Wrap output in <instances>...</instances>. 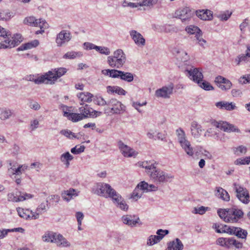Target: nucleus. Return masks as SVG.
Wrapping results in <instances>:
<instances>
[{"instance_id": "nucleus-1", "label": "nucleus", "mask_w": 250, "mask_h": 250, "mask_svg": "<svg viewBox=\"0 0 250 250\" xmlns=\"http://www.w3.org/2000/svg\"><path fill=\"white\" fill-rule=\"evenodd\" d=\"M82 106L79 107V110L80 113H69L67 111L63 112V116L73 122H78L83 119L90 117L92 108L88 104L80 103Z\"/></svg>"}, {"instance_id": "nucleus-2", "label": "nucleus", "mask_w": 250, "mask_h": 250, "mask_svg": "<svg viewBox=\"0 0 250 250\" xmlns=\"http://www.w3.org/2000/svg\"><path fill=\"white\" fill-rule=\"evenodd\" d=\"M126 60L125 54L122 49H119L113 52V55L107 57V62L111 67L120 69L125 63Z\"/></svg>"}, {"instance_id": "nucleus-3", "label": "nucleus", "mask_w": 250, "mask_h": 250, "mask_svg": "<svg viewBox=\"0 0 250 250\" xmlns=\"http://www.w3.org/2000/svg\"><path fill=\"white\" fill-rule=\"evenodd\" d=\"M102 73L112 78H120L122 80L128 83L133 81L134 76L132 73L126 72L118 69H104L102 71Z\"/></svg>"}, {"instance_id": "nucleus-4", "label": "nucleus", "mask_w": 250, "mask_h": 250, "mask_svg": "<svg viewBox=\"0 0 250 250\" xmlns=\"http://www.w3.org/2000/svg\"><path fill=\"white\" fill-rule=\"evenodd\" d=\"M151 178L155 183L159 184L170 183L174 179V176L160 169L155 168L151 171Z\"/></svg>"}, {"instance_id": "nucleus-5", "label": "nucleus", "mask_w": 250, "mask_h": 250, "mask_svg": "<svg viewBox=\"0 0 250 250\" xmlns=\"http://www.w3.org/2000/svg\"><path fill=\"white\" fill-rule=\"evenodd\" d=\"M115 190L110 185L104 183H98L92 188L94 194L106 198L111 196L112 192Z\"/></svg>"}, {"instance_id": "nucleus-6", "label": "nucleus", "mask_w": 250, "mask_h": 250, "mask_svg": "<svg viewBox=\"0 0 250 250\" xmlns=\"http://www.w3.org/2000/svg\"><path fill=\"white\" fill-rule=\"evenodd\" d=\"M108 108H104L105 114H120L124 112L125 110V106L122 103L116 99H111L107 101Z\"/></svg>"}, {"instance_id": "nucleus-7", "label": "nucleus", "mask_w": 250, "mask_h": 250, "mask_svg": "<svg viewBox=\"0 0 250 250\" xmlns=\"http://www.w3.org/2000/svg\"><path fill=\"white\" fill-rule=\"evenodd\" d=\"M233 185L234 190L236 193V197L238 199L244 204H248L250 200L248 190L236 184H234Z\"/></svg>"}, {"instance_id": "nucleus-8", "label": "nucleus", "mask_w": 250, "mask_h": 250, "mask_svg": "<svg viewBox=\"0 0 250 250\" xmlns=\"http://www.w3.org/2000/svg\"><path fill=\"white\" fill-rule=\"evenodd\" d=\"M194 15V11L189 7L179 8L175 12V17L181 19L182 22L189 21Z\"/></svg>"}, {"instance_id": "nucleus-9", "label": "nucleus", "mask_w": 250, "mask_h": 250, "mask_svg": "<svg viewBox=\"0 0 250 250\" xmlns=\"http://www.w3.org/2000/svg\"><path fill=\"white\" fill-rule=\"evenodd\" d=\"M31 194L26 192H17L16 193L11 192L7 194V200L8 201L13 202H19L31 199L33 197Z\"/></svg>"}, {"instance_id": "nucleus-10", "label": "nucleus", "mask_w": 250, "mask_h": 250, "mask_svg": "<svg viewBox=\"0 0 250 250\" xmlns=\"http://www.w3.org/2000/svg\"><path fill=\"white\" fill-rule=\"evenodd\" d=\"M118 146L122 154L125 157H135L138 154L134 149L125 144L121 141L118 142Z\"/></svg>"}, {"instance_id": "nucleus-11", "label": "nucleus", "mask_w": 250, "mask_h": 250, "mask_svg": "<svg viewBox=\"0 0 250 250\" xmlns=\"http://www.w3.org/2000/svg\"><path fill=\"white\" fill-rule=\"evenodd\" d=\"M185 73L190 80L196 83L199 81H202L203 79L202 73L197 68L192 67L189 69H186Z\"/></svg>"}, {"instance_id": "nucleus-12", "label": "nucleus", "mask_w": 250, "mask_h": 250, "mask_svg": "<svg viewBox=\"0 0 250 250\" xmlns=\"http://www.w3.org/2000/svg\"><path fill=\"white\" fill-rule=\"evenodd\" d=\"M24 23L32 26L39 27L42 28H48V24L44 21L42 19H36L33 16H30L24 19Z\"/></svg>"}, {"instance_id": "nucleus-13", "label": "nucleus", "mask_w": 250, "mask_h": 250, "mask_svg": "<svg viewBox=\"0 0 250 250\" xmlns=\"http://www.w3.org/2000/svg\"><path fill=\"white\" fill-rule=\"evenodd\" d=\"M173 88V84L163 86L156 90L155 96L158 98H169L172 94Z\"/></svg>"}, {"instance_id": "nucleus-14", "label": "nucleus", "mask_w": 250, "mask_h": 250, "mask_svg": "<svg viewBox=\"0 0 250 250\" xmlns=\"http://www.w3.org/2000/svg\"><path fill=\"white\" fill-rule=\"evenodd\" d=\"M71 39L70 32L66 30L61 31L57 36L56 42L58 46H62Z\"/></svg>"}, {"instance_id": "nucleus-15", "label": "nucleus", "mask_w": 250, "mask_h": 250, "mask_svg": "<svg viewBox=\"0 0 250 250\" xmlns=\"http://www.w3.org/2000/svg\"><path fill=\"white\" fill-rule=\"evenodd\" d=\"M243 212L241 210L235 208L229 209V214L227 220L229 222H237L239 219L243 217Z\"/></svg>"}, {"instance_id": "nucleus-16", "label": "nucleus", "mask_w": 250, "mask_h": 250, "mask_svg": "<svg viewBox=\"0 0 250 250\" xmlns=\"http://www.w3.org/2000/svg\"><path fill=\"white\" fill-rule=\"evenodd\" d=\"M214 125L224 131L227 132H240V129L236 128L234 125L229 124L226 122L220 121L219 122H215L214 124Z\"/></svg>"}, {"instance_id": "nucleus-17", "label": "nucleus", "mask_w": 250, "mask_h": 250, "mask_svg": "<svg viewBox=\"0 0 250 250\" xmlns=\"http://www.w3.org/2000/svg\"><path fill=\"white\" fill-rule=\"evenodd\" d=\"M215 82L217 86L222 90H228L232 86L231 82L229 80L221 76H218L216 77Z\"/></svg>"}, {"instance_id": "nucleus-18", "label": "nucleus", "mask_w": 250, "mask_h": 250, "mask_svg": "<svg viewBox=\"0 0 250 250\" xmlns=\"http://www.w3.org/2000/svg\"><path fill=\"white\" fill-rule=\"evenodd\" d=\"M129 34L132 39L138 46H143L145 45L146 41L143 36L136 30H131Z\"/></svg>"}, {"instance_id": "nucleus-19", "label": "nucleus", "mask_w": 250, "mask_h": 250, "mask_svg": "<svg viewBox=\"0 0 250 250\" xmlns=\"http://www.w3.org/2000/svg\"><path fill=\"white\" fill-rule=\"evenodd\" d=\"M132 216L131 215H125L122 217V221L124 224L127 225L130 227H133L136 226L137 224H141L140 223V219L139 217Z\"/></svg>"}, {"instance_id": "nucleus-20", "label": "nucleus", "mask_w": 250, "mask_h": 250, "mask_svg": "<svg viewBox=\"0 0 250 250\" xmlns=\"http://www.w3.org/2000/svg\"><path fill=\"white\" fill-rule=\"evenodd\" d=\"M14 110L8 107H0V120L2 121H6L14 117Z\"/></svg>"}, {"instance_id": "nucleus-21", "label": "nucleus", "mask_w": 250, "mask_h": 250, "mask_svg": "<svg viewBox=\"0 0 250 250\" xmlns=\"http://www.w3.org/2000/svg\"><path fill=\"white\" fill-rule=\"evenodd\" d=\"M52 74H51V71H49L44 75L39 76L36 78L35 83L37 84L43 83L46 84H53L52 81V79H51L50 76Z\"/></svg>"}, {"instance_id": "nucleus-22", "label": "nucleus", "mask_w": 250, "mask_h": 250, "mask_svg": "<svg viewBox=\"0 0 250 250\" xmlns=\"http://www.w3.org/2000/svg\"><path fill=\"white\" fill-rule=\"evenodd\" d=\"M215 105L221 109H225L228 111H232L237 108L235 104L233 102L221 101L217 102Z\"/></svg>"}, {"instance_id": "nucleus-23", "label": "nucleus", "mask_w": 250, "mask_h": 250, "mask_svg": "<svg viewBox=\"0 0 250 250\" xmlns=\"http://www.w3.org/2000/svg\"><path fill=\"white\" fill-rule=\"evenodd\" d=\"M51 74L52 75H50L53 82V83H54L55 82L57 81V80L64 75L67 72V70L66 68L63 67H60L58 68H55L54 69H52L51 70Z\"/></svg>"}, {"instance_id": "nucleus-24", "label": "nucleus", "mask_w": 250, "mask_h": 250, "mask_svg": "<svg viewBox=\"0 0 250 250\" xmlns=\"http://www.w3.org/2000/svg\"><path fill=\"white\" fill-rule=\"evenodd\" d=\"M195 12L196 16L202 20H211L213 18L212 12L209 10H199Z\"/></svg>"}, {"instance_id": "nucleus-25", "label": "nucleus", "mask_w": 250, "mask_h": 250, "mask_svg": "<svg viewBox=\"0 0 250 250\" xmlns=\"http://www.w3.org/2000/svg\"><path fill=\"white\" fill-rule=\"evenodd\" d=\"M190 130L191 135L194 138H198L202 134V127L197 122L193 121L191 123Z\"/></svg>"}, {"instance_id": "nucleus-26", "label": "nucleus", "mask_w": 250, "mask_h": 250, "mask_svg": "<svg viewBox=\"0 0 250 250\" xmlns=\"http://www.w3.org/2000/svg\"><path fill=\"white\" fill-rule=\"evenodd\" d=\"M213 228L215 229L217 233H227L230 234L232 230V226H228L226 225L214 224L213 225Z\"/></svg>"}, {"instance_id": "nucleus-27", "label": "nucleus", "mask_w": 250, "mask_h": 250, "mask_svg": "<svg viewBox=\"0 0 250 250\" xmlns=\"http://www.w3.org/2000/svg\"><path fill=\"white\" fill-rule=\"evenodd\" d=\"M55 243L60 247H68L70 243L61 234H57Z\"/></svg>"}, {"instance_id": "nucleus-28", "label": "nucleus", "mask_w": 250, "mask_h": 250, "mask_svg": "<svg viewBox=\"0 0 250 250\" xmlns=\"http://www.w3.org/2000/svg\"><path fill=\"white\" fill-rule=\"evenodd\" d=\"M247 234L248 232L247 230L241 228L232 226V230L230 232V235H235L238 238L245 239L247 237Z\"/></svg>"}, {"instance_id": "nucleus-29", "label": "nucleus", "mask_w": 250, "mask_h": 250, "mask_svg": "<svg viewBox=\"0 0 250 250\" xmlns=\"http://www.w3.org/2000/svg\"><path fill=\"white\" fill-rule=\"evenodd\" d=\"M215 196L225 201H229L230 199L228 192L221 187L216 188Z\"/></svg>"}, {"instance_id": "nucleus-30", "label": "nucleus", "mask_w": 250, "mask_h": 250, "mask_svg": "<svg viewBox=\"0 0 250 250\" xmlns=\"http://www.w3.org/2000/svg\"><path fill=\"white\" fill-rule=\"evenodd\" d=\"M28 168L26 165H20L17 168L11 167L8 169L9 174L20 175Z\"/></svg>"}, {"instance_id": "nucleus-31", "label": "nucleus", "mask_w": 250, "mask_h": 250, "mask_svg": "<svg viewBox=\"0 0 250 250\" xmlns=\"http://www.w3.org/2000/svg\"><path fill=\"white\" fill-rule=\"evenodd\" d=\"M57 233L53 231H46L42 236V239L43 242L55 243Z\"/></svg>"}, {"instance_id": "nucleus-32", "label": "nucleus", "mask_w": 250, "mask_h": 250, "mask_svg": "<svg viewBox=\"0 0 250 250\" xmlns=\"http://www.w3.org/2000/svg\"><path fill=\"white\" fill-rule=\"evenodd\" d=\"M106 89L108 93H115L120 95H125L126 93L123 88L118 86H107Z\"/></svg>"}, {"instance_id": "nucleus-33", "label": "nucleus", "mask_w": 250, "mask_h": 250, "mask_svg": "<svg viewBox=\"0 0 250 250\" xmlns=\"http://www.w3.org/2000/svg\"><path fill=\"white\" fill-rule=\"evenodd\" d=\"M39 44V42L38 40H35L33 41H32L30 42H28L23 44H22L19 47L17 48V50L18 51H23L24 50H27L29 49H31L33 47H35L37 46Z\"/></svg>"}, {"instance_id": "nucleus-34", "label": "nucleus", "mask_w": 250, "mask_h": 250, "mask_svg": "<svg viewBox=\"0 0 250 250\" xmlns=\"http://www.w3.org/2000/svg\"><path fill=\"white\" fill-rule=\"evenodd\" d=\"M180 146L188 155L189 156H193L194 155L193 148L192 147L190 143L188 140L186 141L185 143L181 144Z\"/></svg>"}, {"instance_id": "nucleus-35", "label": "nucleus", "mask_w": 250, "mask_h": 250, "mask_svg": "<svg viewBox=\"0 0 250 250\" xmlns=\"http://www.w3.org/2000/svg\"><path fill=\"white\" fill-rule=\"evenodd\" d=\"M79 99L84 104V102L90 103L92 101L93 95L89 92H81L77 95Z\"/></svg>"}, {"instance_id": "nucleus-36", "label": "nucleus", "mask_w": 250, "mask_h": 250, "mask_svg": "<svg viewBox=\"0 0 250 250\" xmlns=\"http://www.w3.org/2000/svg\"><path fill=\"white\" fill-rule=\"evenodd\" d=\"M78 194L76 193V190L74 189H70L69 190L64 191L62 193V198L67 202L69 201L73 196H76Z\"/></svg>"}, {"instance_id": "nucleus-37", "label": "nucleus", "mask_w": 250, "mask_h": 250, "mask_svg": "<svg viewBox=\"0 0 250 250\" xmlns=\"http://www.w3.org/2000/svg\"><path fill=\"white\" fill-rule=\"evenodd\" d=\"M176 132L178 138V141L180 145L188 141L185 132L183 129L179 128L176 130Z\"/></svg>"}, {"instance_id": "nucleus-38", "label": "nucleus", "mask_w": 250, "mask_h": 250, "mask_svg": "<svg viewBox=\"0 0 250 250\" xmlns=\"http://www.w3.org/2000/svg\"><path fill=\"white\" fill-rule=\"evenodd\" d=\"M8 40L13 47L19 45L22 42V36L20 34H16L12 37V40Z\"/></svg>"}, {"instance_id": "nucleus-39", "label": "nucleus", "mask_w": 250, "mask_h": 250, "mask_svg": "<svg viewBox=\"0 0 250 250\" xmlns=\"http://www.w3.org/2000/svg\"><path fill=\"white\" fill-rule=\"evenodd\" d=\"M109 198L112 199L113 203L117 206L119 203L122 202V201L124 200L121 195L117 192L115 190L114 192H112L111 194V196H109Z\"/></svg>"}, {"instance_id": "nucleus-40", "label": "nucleus", "mask_w": 250, "mask_h": 250, "mask_svg": "<svg viewBox=\"0 0 250 250\" xmlns=\"http://www.w3.org/2000/svg\"><path fill=\"white\" fill-rule=\"evenodd\" d=\"M19 215L24 219H27L30 218L29 213H31L30 210L29 209H23L21 208H17Z\"/></svg>"}, {"instance_id": "nucleus-41", "label": "nucleus", "mask_w": 250, "mask_h": 250, "mask_svg": "<svg viewBox=\"0 0 250 250\" xmlns=\"http://www.w3.org/2000/svg\"><path fill=\"white\" fill-rule=\"evenodd\" d=\"M168 244H172L171 248L173 250H182L183 249V245L179 238H176L174 241L170 242Z\"/></svg>"}, {"instance_id": "nucleus-42", "label": "nucleus", "mask_w": 250, "mask_h": 250, "mask_svg": "<svg viewBox=\"0 0 250 250\" xmlns=\"http://www.w3.org/2000/svg\"><path fill=\"white\" fill-rule=\"evenodd\" d=\"M161 240V237L157 235H151L147 240V245L148 246H152L158 243Z\"/></svg>"}, {"instance_id": "nucleus-43", "label": "nucleus", "mask_w": 250, "mask_h": 250, "mask_svg": "<svg viewBox=\"0 0 250 250\" xmlns=\"http://www.w3.org/2000/svg\"><path fill=\"white\" fill-rule=\"evenodd\" d=\"M49 208L48 201L46 200L45 203H42L37 208V211L40 214L45 212Z\"/></svg>"}, {"instance_id": "nucleus-44", "label": "nucleus", "mask_w": 250, "mask_h": 250, "mask_svg": "<svg viewBox=\"0 0 250 250\" xmlns=\"http://www.w3.org/2000/svg\"><path fill=\"white\" fill-rule=\"evenodd\" d=\"M198 85L207 91L212 90L214 89L213 87L208 82L206 81H199L198 83Z\"/></svg>"}, {"instance_id": "nucleus-45", "label": "nucleus", "mask_w": 250, "mask_h": 250, "mask_svg": "<svg viewBox=\"0 0 250 250\" xmlns=\"http://www.w3.org/2000/svg\"><path fill=\"white\" fill-rule=\"evenodd\" d=\"M235 165H245L250 164V156L237 159L234 162Z\"/></svg>"}, {"instance_id": "nucleus-46", "label": "nucleus", "mask_w": 250, "mask_h": 250, "mask_svg": "<svg viewBox=\"0 0 250 250\" xmlns=\"http://www.w3.org/2000/svg\"><path fill=\"white\" fill-rule=\"evenodd\" d=\"M185 30L189 34H196L201 31L200 29L195 25H190L187 26Z\"/></svg>"}, {"instance_id": "nucleus-47", "label": "nucleus", "mask_w": 250, "mask_h": 250, "mask_svg": "<svg viewBox=\"0 0 250 250\" xmlns=\"http://www.w3.org/2000/svg\"><path fill=\"white\" fill-rule=\"evenodd\" d=\"M233 152L237 156H240L241 154H245L247 152V148L245 146L240 145L234 148Z\"/></svg>"}, {"instance_id": "nucleus-48", "label": "nucleus", "mask_w": 250, "mask_h": 250, "mask_svg": "<svg viewBox=\"0 0 250 250\" xmlns=\"http://www.w3.org/2000/svg\"><path fill=\"white\" fill-rule=\"evenodd\" d=\"M143 168L148 170V172L151 173L153 170H154L155 168V163L153 162L149 161L148 162L147 161L142 162V165Z\"/></svg>"}, {"instance_id": "nucleus-49", "label": "nucleus", "mask_w": 250, "mask_h": 250, "mask_svg": "<svg viewBox=\"0 0 250 250\" xmlns=\"http://www.w3.org/2000/svg\"><path fill=\"white\" fill-rule=\"evenodd\" d=\"M140 3L141 6L152 7L157 2L158 0H137Z\"/></svg>"}, {"instance_id": "nucleus-50", "label": "nucleus", "mask_w": 250, "mask_h": 250, "mask_svg": "<svg viewBox=\"0 0 250 250\" xmlns=\"http://www.w3.org/2000/svg\"><path fill=\"white\" fill-rule=\"evenodd\" d=\"M203 33L202 31L196 34L195 36L196 40L198 41V44L201 46L205 48V44H206L207 42L202 38Z\"/></svg>"}, {"instance_id": "nucleus-51", "label": "nucleus", "mask_w": 250, "mask_h": 250, "mask_svg": "<svg viewBox=\"0 0 250 250\" xmlns=\"http://www.w3.org/2000/svg\"><path fill=\"white\" fill-rule=\"evenodd\" d=\"M217 213L219 217L224 220V221L226 222H229V221H227L226 218H228V214H229V209L227 210L226 209H219L217 210Z\"/></svg>"}, {"instance_id": "nucleus-52", "label": "nucleus", "mask_w": 250, "mask_h": 250, "mask_svg": "<svg viewBox=\"0 0 250 250\" xmlns=\"http://www.w3.org/2000/svg\"><path fill=\"white\" fill-rule=\"evenodd\" d=\"M60 133L69 139L79 138L75 135V133L68 129H63L60 131Z\"/></svg>"}, {"instance_id": "nucleus-53", "label": "nucleus", "mask_w": 250, "mask_h": 250, "mask_svg": "<svg viewBox=\"0 0 250 250\" xmlns=\"http://www.w3.org/2000/svg\"><path fill=\"white\" fill-rule=\"evenodd\" d=\"M138 188L143 190L144 192H149L148 184L145 181H142L139 183L136 187Z\"/></svg>"}, {"instance_id": "nucleus-54", "label": "nucleus", "mask_w": 250, "mask_h": 250, "mask_svg": "<svg viewBox=\"0 0 250 250\" xmlns=\"http://www.w3.org/2000/svg\"><path fill=\"white\" fill-rule=\"evenodd\" d=\"M73 159V156L69 152H66L61 155L60 160L62 162L70 161Z\"/></svg>"}, {"instance_id": "nucleus-55", "label": "nucleus", "mask_w": 250, "mask_h": 250, "mask_svg": "<svg viewBox=\"0 0 250 250\" xmlns=\"http://www.w3.org/2000/svg\"><path fill=\"white\" fill-rule=\"evenodd\" d=\"M78 146H76L75 147L71 149V152L74 154H79L82 152H83L85 149V146H80L79 147Z\"/></svg>"}, {"instance_id": "nucleus-56", "label": "nucleus", "mask_w": 250, "mask_h": 250, "mask_svg": "<svg viewBox=\"0 0 250 250\" xmlns=\"http://www.w3.org/2000/svg\"><path fill=\"white\" fill-rule=\"evenodd\" d=\"M11 17V13L7 10L0 12V20L7 21L9 20Z\"/></svg>"}, {"instance_id": "nucleus-57", "label": "nucleus", "mask_w": 250, "mask_h": 250, "mask_svg": "<svg viewBox=\"0 0 250 250\" xmlns=\"http://www.w3.org/2000/svg\"><path fill=\"white\" fill-rule=\"evenodd\" d=\"M122 5L124 7L128 6L131 8H136L139 6H141L140 3L139 1H137L136 2H131L124 0Z\"/></svg>"}, {"instance_id": "nucleus-58", "label": "nucleus", "mask_w": 250, "mask_h": 250, "mask_svg": "<svg viewBox=\"0 0 250 250\" xmlns=\"http://www.w3.org/2000/svg\"><path fill=\"white\" fill-rule=\"evenodd\" d=\"M139 190V189L137 187L135 188V189L134 190L131 194V198L133 199L135 201H137L138 199L141 197L142 195V193H139L138 192Z\"/></svg>"}, {"instance_id": "nucleus-59", "label": "nucleus", "mask_w": 250, "mask_h": 250, "mask_svg": "<svg viewBox=\"0 0 250 250\" xmlns=\"http://www.w3.org/2000/svg\"><path fill=\"white\" fill-rule=\"evenodd\" d=\"M231 13L229 11H226L224 13L218 15V18L222 21H227L230 17Z\"/></svg>"}, {"instance_id": "nucleus-60", "label": "nucleus", "mask_w": 250, "mask_h": 250, "mask_svg": "<svg viewBox=\"0 0 250 250\" xmlns=\"http://www.w3.org/2000/svg\"><path fill=\"white\" fill-rule=\"evenodd\" d=\"M177 53L179 55L183 56V58L181 59V61L182 62H185L187 61L188 60L189 57L187 53L186 52H185V51L182 50H178Z\"/></svg>"}, {"instance_id": "nucleus-61", "label": "nucleus", "mask_w": 250, "mask_h": 250, "mask_svg": "<svg viewBox=\"0 0 250 250\" xmlns=\"http://www.w3.org/2000/svg\"><path fill=\"white\" fill-rule=\"evenodd\" d=\"M29 107L34 110H39L41 108L40 104L36 101L31 102L29 104Z\"/></svg>"}, {"instance_id": "nucleus-62", "label": "nucleus", "mask_w": 250, "mask_h": 250, "mask_svg": "<svg viewBox=\"0 0 250 250\" xmlns=\"http://www.w3.org/2000/svg\"><path fill=\"white\" fill-rule=\"evenodd\" d=\"M169 233V231L167 229H159L156 232L157 236L161 237V240L164 237Z\"/></svg>"}, {"instance_id": "nucleus-63", "label": "nucleus", "mask_w": 250, "mask_h": 250, "mask_svg": "<svg viewBox=\"0 0 250 250\" xmlns=\"http://www.w3.org/2000/svg\"><path fill=\"white\" fill-rule=\"evenodd\" d=\"M76 217L77 218L78 225H82V220L84 218L83 214L80 211L77 212L76 213Z\"/></svg>"}, {"instance_id": "nucleus-64", "label": "nucleus", "mask_w": 250, "mask_h": 250, "mask_svg": "<svg viewBox=\"0 0 250 250\" xmlns=\"http://www.w3.org/2000/svg\"><path fill=\"white\" fill-rule=\"evenodd\" d=\"M39 122L37 119H34L30 122V128L32 131L38 127Z\"/></svg>"}]
</instances>
